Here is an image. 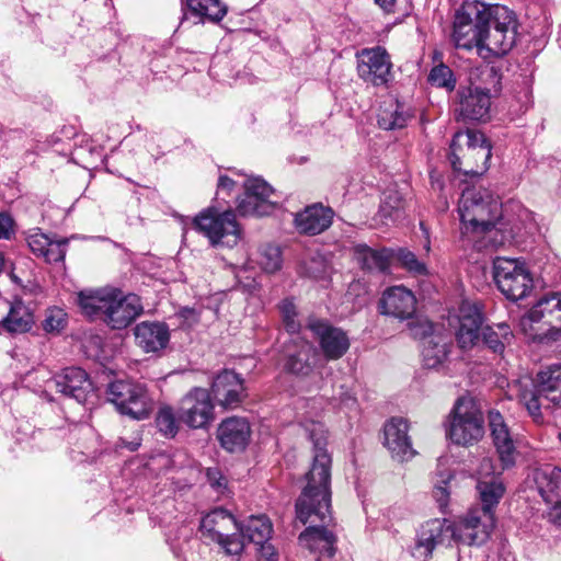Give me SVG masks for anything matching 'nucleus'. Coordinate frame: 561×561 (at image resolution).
<instances>
[{
	"label": "nucleus",
	"instance_id": "1",
	"mask_svg": "<svg viewBox=\"0 0 561 561\" xmlns=\"http://www.w3.org/2000/svg\"><path fill=\"white\" fill-rule=\"evenodd\" d=\"M300 426L313 443V461L306 474L307 485L296 502V515L302 524H313L319 520L322 525H310L299 536L300 543L311 552L333 557L335 553V535L325 526L332 520L331 516V465L332 459L325 449L327 432L320 421L304 420Z\"/></svg>",
	"mask_w": 561,
	"mask_h": 561
},
{
	"label": "nucleus",
	"instance_id": "2",
	"mask_svg": "<svg viewBox=\"0 0 561 561\" xmlns=\"http://www.w3.org/2000/svg\"><path fill=\"white\" fill-rule=\"evenodd\" d=\"M462 234H482L485 245L497 248L514 237L507 229L503 209L497 197L481 186L466 187L458 202Z\"/></svg>",
	"mask_w": 561,
	"mask_h": 561
},
{
	"label": "nucleus",
	"instance_id": "3",
	"mask_svg": "<svg viewBox=\"0 0 561 561\" xmlns=\"http://www.w3.org/2000/svg\"><path fill=\"white\" fill-rule=\"evenodd\" d=\"M518 331L533 342L549 344L561 340V294L540 297L518 321Z\"/></svg>",
	"mask_w": 561,
	"mask_h": 561
},
{
	"label": "nucleus",
	"instance_id": "4",
	"mask_svg": "<svg viewBox=\"0 0 561 561\" xmlns=\"http://www.w3.org/2000/svg\"><path fill=\"white\" fill-rule=\"evenodd\" d=\"M491 156V144L482 133L467 129L454 135L449 154L454 171L480 176L488 170Z\"/></svg>",
	"mask_w": 561,
	"mask_h": 561
},
{
	"label": "nucleus",
	"instance_id": "5",
	"mask_svg": "<svg viewBox=\"0 0 561 561\" xmlns=\"http://www.w3.org/2000/svg\"><path fill=\"white\" fill-rule=\"evenodd\" d=\"M489 22L483 27L480 56L489 58L507 54L516 43L517 21L513 11L504 5L488 4Z\"/></svg>",
	"mask_w": 561,
	"mask_h": 561
},
{
	"label": "nucleus",
	"instance_id": "6",
	"mask_svg": "<svg viewBox=\"0 0 561 561\" xmlns=\"http://www.w3.org/2000/svg\"><path fill=\"white\" fill-rule=\"evenodd\" d=\"M239 522L222 507L207 513L201 520L199 531L206 540L215 542L228 557L239 558L244 550V542L238 535Z\"/></svg>",
	"mask_w": 561,
	"mask_h": 561
},
{
	"label": "nucleus",
	"instance_id": "7",
	"mask_svg": "<svg viewBox=\"0 0 561 561\" xmlns=\"http://www.w3.org/2000/svg\"><path fill=\"white\" fill-rule=\"evenodd\" d=\"M488 4L479 0H466L457 10L454 21L453 41L457 48H477L480 55L483 27L489 22Z\"/></svg>",
	"mask_w": 561,
	"mask_h": 561
},
{
	"label": "nucleus",
	"instance_id": "8",
	"mask_svg": "<svg viewBox=\"0 0 561 561\" xmlns=\"http://www.w3.org/2000/svg\"><path fill=\"white\" fill-rule=\"evenodd\" d=\"M447 437L456 445L470 446L478 443L484 435V419L473 400H457L447 427Z\"/></svg>",
	"mask_w": 561,
	"mask_h": 561
},
{
	"label": "nucleus",
	"instance_id": "9",
	"mask_svg": "<svg viewBox=\"0 0 561 561\" xmlns=\"http://www.w3.org/2000/svg\"><path fill=\"white\" fill-rule=\"evenodd\" d=\"M107 394L119 413L135 420L148 419L154 408V400L144 383L117 380L110 383Z\"/></svg>",
	"mask_w": 561,
	"mask_h": 561
},
{
	"label": "nucleus",
	"instance_id": "10",
	"mask_svg": "<svg viewBox=\"0 0 561 561\" xmlns=\"http://www.w3.org/2000/svg\"><path fill=\"white\" fill-rule=\"evenodd\" d=\"M493 277L499 290L512 301L527 297L534 287L529 268L518 259L496 257L493 262Z\"/></svg>",
	"mask_w": 561,
	"mask_h": 561
},
{
	"label": "nucleus",
	"instance_id": "11",
	"mask_svg": "<svg viewBox=\"0 0 561 561\" xmlns=\"http://www.w3.org/2000/svg\"><path fill=\"white\" fill-rule=\"evenodd\" d=\"M194 227L208 238L214 247H234L241 238V229L231 210L219 213L210 207L194 218Z\"/></svg>",
	"mask_w": 561,
	"mask_h": 561
},
{
	"label": "nucleus",
	"instance_id": "12",
	"mask_svg": "<svg viewBox=\"0 0 561 561\" xmlns=\"http://www.w3.org/2000/svg\"><path fill=\"white\" fill-rule=\"evenodd\" d=\"M541 398L553 404L561 402V364H553L542 369L537 375L536 390L525 389L519 394L520 402L537 423L542 421Z\"/></svg>",
	"mask_w": 561,
	"mask_h": 561
},
{
	"label": "nucleus",
	"instance_id": "13",
	"mask_svg": "<svg viewBox=\"0 0 561 561\" xmlns=\"http://www.w3.org/2000/svg\"><path fill=\"white\" fill-rule=\"evenodd\" d=\"M244 194L238 199L237 211L241 216H267L274 211L278 202L274 199L275 191L262 178H248Z\"/></svg>",
	"mask_w": 561,
	"mask_h": 561
},
{
	"label": "nucleus",
	"instance_id": "14",
	"mask_svg": "<svg viewBox=\"0 0 561 561\" xmlns=\"http://www.w3.org/2000/svg\"><path fill=\"white\" fill-rule=\"evenodd\" d=\"M483 316L477 304L463 300L457 312L449 317V324L455 330L458 345L462 350L472 348L479 341Z\"/></svg>",
	"mask_w": 561,
	"mask_h": 561
},
{
	"label": "nucleus",
	"instance_id": "15",
	"mask_svg": "<svg viewBox=\"0 0 561 561\" xmlns=\"http://www.w3.org/2000/svg\"><path fill=\"white\" fill-rule=\"evenodd\" d=\"M457 542L455 523L447 519H431L422 525L416 539L415 554L428 560L437 547H449Z\"/></svg>",
	"mask_w": 561,
	"mask_h": 561
},
{
	"label": "nucleus",
	"instance_id": "16",
	"mask_svg": "<svg viewBox=\"0 0 561 561\" xmlns=\"http://www.w3.org/2000/svg\"><path fill=\"white\" fill-rule=\"evenodd\" d=\"M359 78L375 87L387 84L391 79V60L383 47L364 48L356 55Z\"/></svg>",
	"mask_w": 561,
	"mask_h": 561
},
{
	"label": "nucleus",
	"instance_id": "17",
	"mask_svg": "<svg viewBox=\"0 0 561 561\" xmlns=\"http://www.w3.org/2000/svg\"><path fill=\"white\" fill-rule=\"evenodd\" d=\"M457 543L480 546L488 541L494 526L493 512L471 510L465 517L455 522Z\"/></svg>",
	"mask_w": 561,
	"mask_h": 561
},
{
	"label": "nucleus",
	"instance_id": "18",
	"mask_svg": "<svg viewBox=\"0 0 561 561\" xmlns=\"http://www.w3.org/2000/svg\"><path fill=\"white\" fill-rule=\"evenodd\" d=\"M307 328L312 332L328 360H336L348 351L350 339L342 329L319 319H309Z\"/></svg>",
	"mask_w": 561,
	"mask_h": 561
},
{
	"label": "nucleus",
	"instance_id": "19",
	"mask_svg": "<svg viewBox=\"0 0 561 561\" xmlns=\"http://www.w3.org/2000/svg\"><path fill=\"white\" fill-rule=\"evenodd\" d=\"M141 312L142 305L137 295L123 297L119 290L113 288L102 321L113 330H121L127 328Z\"/></svg>",
	"mask_w": 561,
	"mask_h": 561
},
{
	"label": "nucleus",
	"instance_id": "20",
	"mask_svg": "<svg viewBox=\"0 0 561 561\" xmlns=\"http://www.w3.org/2000/svg\"><path fill=\"white\" fill-rule=\"evenodd\" d=\"M181 420L192 428L206 427L214 419V405L206 389L195 388L181 401Z\"/></svg>",
	"mask_w": 561,
	"mask_h": 561
},
{
	"label": "nucleus",
	"instance_id": "21",
	"mask_svg": "<svg viewBox=\"0 0 561 561\" xmlns=\"http://www.w3.org/2000/svg\"><path fill=\"white\" fill-rule=\"evenodd\" d=\"M383 445L392 459L403 462L412 459L415 450L409 436L408 421L402 417H392L383 426Z\"/></svg>",
	"mask_w": 561,
	"mask_h": 561
},
{
	"label": "nucleus",
	"instance_id": "22",
	"mask_svg": "<svg viewBox=\"0 0 561 561\" xmlns=\"http://www.w3.org/2000/svg\"><path fill=\"white\" fill-rule=\"evenodd\" d=\"M48 387L80 403L87 401L93 389L88 374L79 367L65 368L48 382Z\"/></svg>",
	"mask_w": 561,
	"mask_h": 561
},
{
	"label": "nucleus",
	"instance_id": "23",
	"mask_svg": "<svg viewBox=\"0 0 561 561\" xmlns=\"http://www.w3.org/2000/svg\"><path fill=\"white\" fill-rule=\"evenodd\" d=\"M251 437V426L245 417H227L218 426L217 438L220 446L229 453L245 449Z\"/></svg>",
	"mask_w": 561,
	"mask_h": 561
},
{
	"label": "nucleus",
	"instance_id": "24",
	"mask_svg": "<svg viewBox=\"0 0 561 561\" xmlns=\"http://www.w3.org/2000/svg\"><path fill=\"white\" fill-rule=\"evenodd\" d=\"M380 310L400 320L411 319L416 311V298L407 287L392 286L383 291Z\"/></svg>",
	"mask_w": 561,
	"mask_h": 561
},
{
	"label": "nucleus",
	"instance_id": "25",
	"mask_svg": "<svg viewBox=\"0 0 561 561\" xmlns=\"http://www.w3.org/2000/svg\"><path fill=\"white\" fill-rule=\"evenodd\" d=\"M211 392L219 405L226 409H234L244 397L243 381L236 373L224 370L214 379Z\"/></svg>",
	"mask_w": 561,
	"mask_h": 561
},
{
	"label": "nucleus",
	"instance_id": "26",
	"mask_svg": "<svg viewBox=\"0 0 561 561\" xmlns=\"http://www.w3.org/2000/svg\"><path fill=\"white\" fill-rule=\"evenodd\" d=\"M489 424L502 469L511 468L515 463L516 448L508 426L504 422L502 414L497 411H490Z\"/></svg>",
	"mask_w": 561,
	"mask_h": 561
},
{
	"label": "nucleus",
	"instance_id": "27",
	"mask_svg": "<svg viewBox=\"0 0 561 561\" xmlns=\"http://www.w3.org/2000/svg\"><path fill=\"white\" fill-rule=\"evenodd\" d=\"M333 215L332 208L313 204L295 215L294 225L300 233L316 236L331 226Z\"/></svg>",
	"mask_w": 561,
	"mask_h": 561
},
{
	"label": "nucleus",
	"instance_id": "28",
	"mask_svg": "<svg viewBox=\"0 0 561 561\" xmlns=\"http://www.w3.org/2000/svg\"><path fill=\"white\" fill-rule=\"evenodd\" d=\"M490 107L489 91L476 87L461 92L458 112L463 121L484 122L490 117Z\"/></svg>",
	"mask_w": 561,
	"mask_h": 561
},
{
	"label": "nucleus",
	"instance_id": "29",
	"mask_svg": "<svg viewBox=\"0 0 561 561\" xmlns=\"http://www.w3.org/2000/svg\"><path fill=\"white\" fill-rule=\"evenodd\" d=\"M26 242L32 253L47 263L62 261L66 254V240H54L39 229H32L26 234Z\"/></svg>",
	"mask_w": 561,
	"mask_h": 561
},
{
	"label": "nucleus",
	"instance_id": "30",
	"mask_svg": "<svg viewBox=\"0 0 561 561\" xmlns=\"http://www.w3.org/2000/svg\"><path fill=\"white\" fill-rule=\"evenodd\" d=\"M135 340L146 353H154L167 347L170 341V331L161 322L144 321L134 329Z\"/></svg>",
	"mask_w": 561,
	"mask_h": 561
},
{
	"label": "nucleus",
	"instance_id": "31",
	"mask_svg": "<svg viewBox=\"0 0 561 561\" xmlns=\"http://www.w3.org/2000/svg\"><path fill=\"white\" fill-rule=\"evenodd\" d=\"M481 474L489 476L493 474L490 479H481L477 484V489L480 494L482 507L480 511L492 512V508L496 506L502 499L505 486L499 477H495L493 465L491 459H483L480 466Z\"/></svg>",
	"mask_w": 561,
	"mask_h": 561
},
{
	"label": "nucleus",
	"instance_id": "32",
	"mask_svg": "<svg viewBox=\"0 0 561 561\" xmlns=\"http://www.w3.org/2000/svg\"><path fill=\"white\" fill-rule=\"evenodd\" d=\"M537 491L546 503H561V469L552 466L537 468L533 472Z\"/></svg>",
	"mask_w": 561,
	"mask_h": 561
},
{
	"label": "nucleus",
	"instance_id": "33",
	"mask_svg": "<svg viewBox=\"0 0 561 561\" xmlns=\"http://www.w3.org/2000/svg\"><path fill=\"white\" fill-rule=\"evenodd\" d=\"M113 288L84 289L77 294L76 302L89 318L103 320Z\"/></svg>",
	"mask_w": 561,
	"mask_h": 561
},
{
	"label": "nucleus",
	"instance_id": "34",
	"mask_svg": "<svg viewBox=\"0 0 561 561\" xmlns=\"http://www.w3.org/2000/svg\"><path fill=\"white\" fill-rule=\"evenodd\" d=\"M293 342L297 346V351L288 355L285 368L298 377H307L313 370L314 365L311 359L314 358L316 351L308 341L297 337Z\"/></svg>",
	"mask_w": 561,
	"mask_h": 561
},
{
	"label": "nucleus",
	"instance_id": "35",
	"mask_svg": "<svg viewBox=\"0 0 561 561\" xmlns=\"http://www.w3.org/2000/svg\"><path fill=\"white\" fill-rule=\"evenodd\" d=\"M354 256L364 270L383 273L390 266L393 252L389 249L375 250L364 243H359L354 247Z\"/></svg>",
	"mask_w": 561,
	"mask_h": 561
},
{
	"label": "nucleus",
	"instance_id": "36",
	"mask_svg": "<svg viewBox=\"0 0 561 561\" xmlns=\"http://www.w3.org/2000/svg\"><path fill=\"white\" fill-rule=\"evenodd\" d=\"M34 322L33 311L18 299L11 302L8 314L0 321L2 328L10 333H25Z\"/></svg>",
	"mask_w": 561,
	"mask_h": 561
},
{
	"label": "nucleus",
	"instance_id": "37",
	"mask_svg": "<svg viewBox=\"0 0 561 561\" xmlns=\"http://www.w3.org/2000/svg\"><path fill=\"white\" fill-rule=\"evenodd\" d=\"M404 207V197L396 187H389L382 194L379 210L374 220L376 225H389L394 222Z\"/></svg>",
	"mask_w": 561,
	"mask_h": 561
},
{
	"label": "nucleus",
	"instance_id": "38",
	"mask_svg": "<svg viewBox=\"0 0 561 561\" xmlns=\"http://www.w3.org/2000/svg\"><path fill=\"white\" fill-rule=\"evenodd\" d=\"M272 534V524L264 515L251 516L244 523L239 522L238 535L245 543V538L253 543H263L268 541Z\"/></svg>",
	"mask_w": 561,
	"mask_h": 561
},
{
	"label": "nucleus",
	"instance_id": "39",
	"mask_svg": "<svg viewBox=\"0 0 561 561\" xmlns=\"http://www.w3.org/2000/svg\"><path fill=\"white\" fill-rule=\"evenodd\" d=\"M451 343L450 341L443 335L433 334L423 345V362L427 368H437L442 365L450 351Z\"/></svg>",
	"mask_w": 561,
	"mask_h": 561
},
{
	"label": "nucleus",
	"instance_id": "40",
	"mask_svg": "<svg viewBox=\"0 0 561 561\" xmlns=\"http://www.w3.org/2000/svg\"><path fill=\"white\" fill-rule=\"evenodd\" d=\"M410 115L404 106L394 100L383 102L378 113V125L385 130L402 128L407 125Z\"/></svg>",
	"mask_w": 561,
	"mask_h": 561
},
{
	"label": "nucleus",
	"instance_id": "41",
	"mask_svg": "<svg viewBox=\"0 0 561 561\" xmlns=\"http://www.w3.org/2000/svg\"><path fill=\"white\" fill-rule=\"evenodd\" d=\"M481 336L490 350L496 354H502L505 344L512 340L513 333L507 324L499 323L496 328H483Z\"/></svg>",
	"mask_w": 561,
	"mask_h": 561
},
{
	"label": "nucleus",
	"instance_id": "42",
	"mask_svg": "<svg viewBox=\"0 0 561 561\" xmlns=\"http://www.w3.org/2000/svg\"><path fill=\"white\" fill-rule=\"evenodd\" d=\"M186 4L193 14L218 22L227 13V7L219 0H186Z\"/></svg>",
	"mask_w": 561,
	"mask_h": 561
},
{
	"label": "nucleus",
	"instance_id": "43",
	"mask_svg": "<svg viewBox=\"0 0 561 561\" xmlns=\"http://www.w3.org/2000/svg\"><path fill=\"white\" fill-rule=\"evenodd\" d=\"M300 271L302 275L309 278L322 280L330 275L331 267L323 256L312 255L302 262Z\"/></svg>",
	"mask_w": 561,
	"mask_h": 561
},
{
	"label": "nucleus",
	"instance_id": "44",
	"mask_svg": "<svg viewBox=\"0 0 561 561\" xmlns=\"http://www.w3.org/2000/svg\"><path fill=\"white\" fill-rule=\"evenodd\" d=\"M393 256L397 257L401 266L409 273L416 276L427 275L428 270L426 264L420 261L412 251L401 248L393 253Z\"/></svg>",
	"mask_w": 561,
	"mask_h": 561
},
{
	"label": "nucleus",
	"instance_id": "45",
	"mask_svg": "<svg viewBox=\"0 0 561 561\" xmlns=\"http://www.w3.org/2000/svg\"><path fill=\"white\" fill-rule=\"evenodd\" d=\"M156 425L160 433L167 437H174L179 431V424L173 410L168 407H161L156 416Z\"/></svg>",
	"mask_w": 561,
	"mask_h": 561
},
{
	"label": "nucleus",
	"instance_id": "46",
	"mask_svg": "<svg viewBox=\"0 0 561 561\" xmlns=\"http://www.w3.org/2000/svg\"><path fill=\"white\" fill-rule=\"evenodd\" d=\"M280 249L276 245H266L260 252L259 264L266 273H275L282 267Z\"/></svg>",
	"mask_w": 561,
	"mask_h": 561
},
{
	"label": "nucleus",
	"instance_id": "47",
	"mask_svg": "<svg viewBox=\"0 0 561 561\" xmlns=\"http://www.w3.org/2000/svg\"><path fill=\"white\" fill-rule=\"evenodd\" d=\"M428 81L433 85L446 88L447 90H454L456 85V79L454 78L453 71L444 64H439L431 70Z\"/></svg>",
	"mask_w": 561,
	"mask_h": 561
},
{
	"label": "nucleus",
	"instance_id": "48",
	"mask_svg": "<svg viewBox=\"0 0 561 561\" xmlns=\"http://www.w3.org/2000/svg\"><path fill=\"white\" fill-rule=\"evenodd\" d=\"M67 325V313L64 309L53 307L47 309L43 321V329L48 333H59Z\"/></svg>",
	"mask_w": 561,
	"mask_h": 561
},
{
	"label": "nucleus",
	"instance_id": "49",
	"mask_svg": "<svg viewBox=\"0 0 561 561\" xmlns=\"http://www.w3.org/2000/svg\"><path fill=\"white\" fill-rule=\"evenodd\" d=\"M279 310L286 330L291 334L298 332L300 324L296 320L297 311L294 302L288 299L283 300L279 305Z\"/></svg>",
	"mask_w": 561,
	"mask_h": 561
},
{
	"label": "nucleus",
	"instance_id": "50",
	"mask_svg": "<svg viewBox=\"0 0 561 561\" xmlns=\"http://www.w3.org/2000/svg\"><path fill=\"white\" fill-rule=\"evenodd\" d=\"M206 478L209 485L219 494H224L227 488V479L222 476L221 471L214 467L206 469Z\"/></svg>",
	"mask_w": 561,
	"mask_h": 561
},
{
	"label": "nucleus",
	"instance_id": "51",
	"mask_svg": "<svg viewBox=\"0 0 561 561\" xmlns=\"http://www.w3.org/2000/svg\"><path fill=\"white\" fill-rule=\"evenodd\" d=\"M453 463L451 457L442 456L437 460V477L440 483L447 484L453 478L450 465Z\"/></svg>",
	"mask_w": 561,
	"mask_h": 561
},
{
	"label": "nucleus",
	"instance_id": "52",
	"mask_svg": "<svg viewBox=\"0 0 561 561\" xmlns=\"http://www.w3.org/2000/svg\"><path fill=\"white\" fill-rule=\"evenodd\" d=\"M15 232V222L12 216L5 211L0 213V240H10Z\"/></svg>",
	"mask_w": 561,
	"mask_h": 561
},
{
	"label": "nucleus",
	"instance_id": "53",
	"mask_svg": "<svg viewBox=\"0 0 561 561\" xmlns=\"http://www.w3.org/2000/svg\"><path fill=\"white\" fill-rule=\"evenodd\" d=\"M433 496L435 497L439 507L442 510H444L447 506L448 499H449V492L447 489V484H443L439 481H437V483L433 490Z\"/></svg>",
	"mask_w": 561,
	"mask_h": 561
},
{
	"label": "nucleus",
	"instance_id": "54",
	"mask_svg": "<svg viewBox=\"0 0 561 561\" xmlns=\"http://www.w3.org/2000/svg\"><path fill=\"white\" fill-rule=\"evenodd\" d=\"M408 0H375V3L379 5L385 12L392 13L402 7H405Z\"/></svg>",
	"mask_w": 561,
	"mask_h": 561
},
{
	"label": "nucleus",
	"instance_id": "55",
	"mask_svg": "<svg viewBox=\"0 0 561 561\" xmlns=\"http://www.w3.org/2000/svg\"><path fill=\"white\" fill-rule=\"evenodd\" d=\"M260 546V553L261 557L264 558L266 561H276L277 560V552L271 543L267 541L263 543H256Z\"/></svg>",
	"mask_w": 561,
	"mask_h": 561
},
{
	"label": "nucleus",
	"instance_id": "56",
	"mask_svg": "<svg viewBox=\"0 0 561 561\" xmlns=\"http://www.w3.org/2000/svg\"><path fill=\"white\" fill-rule=\"evenodd\" d=\"M179 316L187 323V325H193L199 319L198 313L193 308H182L179 311Z\"/></svg>",
	"mask_w": 561,
	"mask_h": 561
},
{
	"label": "nucleus",
	"instance_id": "57",
	"mask_svg": "<svg viewBox=\"0 0 561 561\" xmlns=\"http://www.w3.org/2000/svg\"><path fill=\"white\" fill-rule=\"evenodd\" d=\"M140 442H141V439L138 435L128 442L126 439L122 438L119 447H125L130 451H135L139 448L140 444H141Z\"/></svg>",
	"mask_w": 561,
	"mask_h": 561
},
{
	"label": "nucleus",
	"instance_id": "58",
	"mask_svg": "<svg viewBox=\"0 0 561 561\" xmlns=\"http://www.w3.org/2000/svg\"><path fill=\"white\" fill-rule=\"evenodd\" d=\"M236 182L227 175H221L218 181V190L222 192L225 190L231 191Z\"/></svg>",
	"mask_w": 561,
	"mask_h": 561
},
{
	"label": "nucleus",
	"instance_id": "59",
	"mask_svg": "<svg viewBox=\"0 0 561 561\" xmlns=\"http://www.w3.org/2000/svg\"><path fill=\"white\" fill-rule=\"evenodd\" d=\"M342 402L346 405H350L351 403L355 402V398L347 394V396H345V398H342Z\"/></svg>",
	"mask_w": 561,
	"mask_h": 561
},
{
	"label": "nucleus",
	"instance_id": "60",
	"mask_svg": "<svg viewBox=\"0 0 561 561\" xmlns=\"http://www.w3.org/2000/svg\"><path fill=\"white\" fill-rule=\"evenodd\" d=\"M425 249H426V251H430V241L428 240L426 241Z\"/></svg>",
	"mask_w": 561,
	"mask_h": 561
},
{
	"label": "nucleus",
	"instance_id": "61",
	"mask_svg": "<svg viewBox=\"0 0 561 561\" xmlns=\"http://www.w3.org/2000/svg\"><path fill=\"white\" fill-rule=\"evenodd\" d=\"M559 438H560V440H561V432L559 433Z\"/></svg>",
	"mask_w": 561,
	"mask_h": 561
}]
</instances>
